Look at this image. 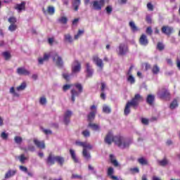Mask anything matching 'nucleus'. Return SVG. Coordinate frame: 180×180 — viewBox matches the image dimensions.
I'll list each match as a JSON object with an SVG mask.
<instances>
[{"mask_svg": "<svg viewBox=\"0 0 180 180\" xmlns=\"http://www.w3.org/2000/svg\"><path fill=\"white\" fill-rule=\"evenodd\" d=\"M105 143L108 144V146H110L112 143H115V144L120 147L121 148H126L130 146V143L125 141L124 138L122 136H113V134L112 132H108L106 135L105 139Z\"/></svg>", "mask_w": 180, "mask_h": 180, "instance_id": "obj_1", "label": "nucleus"}, {"mask_svg": "<svg viewBox=\"0 0 180 180\" xmlns=\"http://www.w3.org/2000/svg\"><path fill=\"white\" fill-rule=\"evenodd\" d=\"M56 162H58L60 167H63L65 162V159H64L63 156H54L53 154L50 153L46 159V164L48 165H54Z\"/></svg>", "mask_w": 180, "mask_h": 180, "instance_id": "obj_2", "label": "nucleus"}, {"mask_svg": "<svg viewBox=\"0 0 180 180\" xmlns=\"http://www.w3.org/2000/svg\"><path fill=\"white\" fill-rule=\"evenodd\" d=\"M76 146L79 147H83L82 155L87 160L91 159V153L88 152V150H92V145L86 142L76 141Z\"/></svg>", "mask_w": 180, "mask_h": 180, "instance_id": "obj_3", "label": "nucleus"}, {"mask_svg": "<svg viewBox=\"0 0 180 180\" xmlns=\"http://www.w3.org/2000/svg\"><path fill=\"white\" fill-rule=\"evenodd\" d=\"M74 86H75V88L78 90V91L74 89H72L70 91L71 94V99H72V102H75V98H77V96H79L80 94H82L84 89L82 87V84H79V83H76L74 84Z\"/></svg>", "mask_w": 180, "mask_h": 180, "instance_id": "obj_4", "label": "nucleus"}, {"mask_svg": "<svg viewBox=\"0 0 180 180\" xmlns=\"http://www.w3.org/2000/svg\"><path fill=\"white\" fill-rule=\"evenodd\" d=\"M105 0H95L91 2V8L94 11H102V8L105 6Z\"/></svg>", "mask_w": 180, "mask_h": 180, "instance_id": "obj_5", "label": "nucleus"}, {"mask_svg": "<svg viewBox=\"0 0 180 180\" xmlns=\"http://www.w3.org/2000/svg\"><path fill=\"white\" fill-rule=\"evenodd\" d=\"M143 101H144L143 96H141V95L139 94H135L134 97L131 98L130 101L128 102H129L131 104L132 108H134V109H136V108L139 106L140 102H143Z\"/></svg>", "mask_w": 180, "mask_h": 180, "instance_id": "obj_6", "label": "nucleus"}, {"mask_svg": "<svg viewBox=\"0 0 180 180\" xmlns=\"http://www.w3.org/2000/svg\"><path fill=\"white\" fill-rule=\"evenodd\" d=\"M53 60L55 61L57 67H63L64 65V62L63 61V58L58 56V53H56L53 56Z\"/></svg>", "mask_w": 180, "mask_h": 180, "instance_id": "obj_7", "label": "nucleus"}, {"mask_svg": "<svg viewBox=\"0 0 180 180\" xmlns=\"http://www.w3.org/2000/svg\"><path fill=\"white\" fill-rule=\"evenodd\" d=\"M161 32L163 34H166V36H171V34H172V32H174V28L169 25H164L161 28Z\"/></svg>", "mask_w": 180, "mask_h": 180, "instance_id": "obj_8", "label": "nucleus"}, {"mask_svg": "<svg viewBox=\"0 0 180 180\" xmlns=\"http://www.w3.org/2000/svg\"><path fill=\"white\" fill-rule=\"evenodd\" d=\"M81 71V63L78 60H75L72 66V72L77 73Z\"/></svg>", "mask_w": 180, "mask_h": 180, "instance_id": "obj_9", "label": "nucleus"}, {"mask_svg": "<svg viewBox=\"0 0 180 180\" xmlns=\"http://www.w3.org/2000/svg\"><path fill=\"white\" fill-rule=\"evenodd\" d=\"M119 55L120 56H124L127 51H129V48L127 47V45L124 44H120L119 46Z\"/></svg>", "mask_w": 180, "mask_h": 180, "instance_id": "obj_10", "label": "nucleus"}, {"mask_svg": "<svg viewBox=\"0 0 180 180\" xmlns=\"http://www.w3.org/2000/svg\"><path fill=\"white\" fill-rule=\"evenodd\" d=\"M93 61L95 63L96 65L98 67V68H101V70L103 68V61L102 59L99 58L98 56H93Z\"/></svg>", "mask_w": 180, "mask_h": 180, "instance_id": "obj_11", "label": "nucleus"}, {"mask_svg": "<svg viewBox=\"0 0 180 180\" xmlns=\"http://www.w3.org/2000/svg\"><path fill=\"white\" fill-rule=\"evenodd\" d=\"M34 144L38 148H40L41 150H44L46 148V144L44 143V141H39L37 139H34L33 140Z\"/></svg>", "mask_w": 180, "mask_h": 180, "instance_id": "obj_12", "label": "nucleus"}, {"mask_svg": "<svg viewBox=\"0 0 180 180\" xmlns=\"http://www.w3.org/2000/svg\"><path fill=\"white\" fill-rule=\"evenodd\" d=\"M139 44L141 46H147L148 44V39H147V35L143 34L139 38Z\"/></svg>", "mask_w": 180, "mask_h": 180, "instance_id": "obj_13", "label": "nucleus"}, {"mask_svg": "<svg viewBox=\"0 0 180 180\" xmlns=\"http://www.w3.org/2000/svg\"><path fill=\"white\" fill-rule=\"evenodd\" d=\"M72 115V112L71 111L68 110L65 112L63 120L65 124L68 125L70 124V119L71 118Z\"/></svg>", "mask_w": 180, "mask_h": 180, "instance_id": "obj_14", "label": "nucleus"}, {"mask_svg": "<svg viewBox=\"0 0 180 180\" xmlns=\"http://www.w3.org/2000/svg\"><path fill=\"white\" fill-rule=\"evenodd\" d=\"M155 101V96L153 94H148L146 97V103L150 105V106H153L154 105V102Z\"/></svg>", "mask_w": 180, "mask_h": 180, "instance_id": "obj_15", "label": "nucleus"}, {"mask_svg": "<svg viewBox=\"0 0 180 180\" xmlns=\"http://www.w3.org/2000/svg\"><path fill=\"white\" fill-rule=\"evenodd\" d=\"M17 74H18V75H30V72H29V70H26L25 68H18L17 69Z\"/></svg>", "mask_w": 180, "mask_h": 180, "instance_id": "obj_16", "label": "nucleus"}, {"mask_svg": "<svg viewBox=\"0 0 180 180\" xmlns=\"http://www.w3.org/2000/svg\"><path fill=\"white\" fill-rule=\"evenodd\" d=\"M15 9L18 11V12H22V11L26 10V2L22 1L20 4H16Z\"/></svg>", "mask_w": 180, "mask_h": 180, "instance_id": "obj_17", "label": "nucleus"}, {"mask_svg": "<svg viewBox=\"0 0 180 180\" xmlns=\"http://www.w3.org/2000/svg\"><path fill=\"white\" fill-rule=\"evenodd\" d=\"M86 72L87 73V77H91L94 75V69L91 67L89 63H86Z\"/></svg>", "mask_w": 180, "mask_h": 180, "instance_id": "obj_18", "label": "nucleus"}, {"mask_svg": "<svg viewBox=\"0 0 180 180\" xmlns=\"http://www.w3.org/2000/svg\"><path fill=\"white\" fill-rule=\"evenodd\" d=\"M69 151L72 161H74V162H75L76 164H78V162H79V160H78V158H77L75 150H74L73 149H70Z\"/></svg>", "mask_w": 180, "mask_h": 180, "instance_id": "obj_19", "label": "nucleus"}, {"mask_svg": "<svg viewBox=\"0 0 180 180\" xmlns=\"http://www.w3.org/2000/svg\"><path fill=\"white\" fill-rule=\"evenodd\" d=\"M96 115V110H93L89 113L87 115V120L89 123H91L93 120H95V116Z\"/></svg>", "mask_w": 180, "mask_h": 180, "instance_id": "obj_20", "label": "nucleus"}, {"mask_svg": "<svg viewBox=\"0 0 180 180\" xmlns=\"http://www.w3.org/2000/svg\"><path fill=\"white\" fill-rule=\"evenodd\" d=\"M133 106L129 101L127 103L124 110V115L125 116H128L129 115H130V107Z\"/></svg>", "mask_w": 180, "mask_h": 180, "instance_id": "obj_21", "label": "nucleus"}, {"mask_svg": "<svg viewBox=\"0 0 180 180\" xmlns=\"http://www.w3.org/2000/svg\"><path fill=\"white\" fill-rule=\"evenodd\" d=\"M170 95L169 91H168L167 89H162V93L160 94V98L167 99V98H169Z\"/></svg>", "mask_w": 180, "mask_h": 180, "instance_id": "obj_22", "label": "nucleus"}, {"mask_svg": "<svg viewBox=\"0 0 180 180\" xmlns=\"http://www.w3.org/2000/svg\"><path fill=\"white\" fill-rule=\"evenodd\" d=\"M49 58H50V54H44V57L43 58H38V63L39 64H43L44 63V61H47L49 60Z\"/></svg>", "mask_w": 180, "mask_h": 180, "instance_id": "obj_23", "label": "nucleus"}, {"mask_svg": "<svg viewBox=\"0 0 180 180\" xmlns=\"http://www.w3.org/2000/svg\"><path fill=\"white\" fill-rule=\"evenodd\" d=\"M110 160L112 165H114V167H119V162H117V160H116V158H115V155H110Z\"/></svg>", "mask_w": 180, "mask_h": 180, "instance_id": "obj_24", "label": "nucleus"}, {"mask_svg": "<svg viewBox=\"0 0 180 180\" xmlns=\"http://www.w3.org/2000/svg\"><path fill=\"white\" fill-rule=\"evenodd\" d=\"M81 5V0H73L72 6H74V11L77 12Z\"/></svg>", "mask_w": 180, "mask_h": 180, "instance_id": "obj_25", "label": "nucleus"}, {"mask_svg": "<svg viewBox=\"0 0 180 180\" xmlns=\"http://www.w3.org/2000/svg\"><path fill=\"white\" fill-rule=\"evenodd\" d=\"M16 174V170H8V172L5 174V179H8V178H11V176H13Z\"/></svg>", "mask_w": 180, "mask_h": 180, "instance_id": "obj_26", "label": "nucleus"}, {"mask_svg": "<svg viewBox=\"0 0 180 180\" xmlns=\"http://www.w3.org/2000/svg\"><path fill=\"white\" fill-rule=\"evenodd\" d=\"M138 162L141 165H148V160L143 157L138 159Z\"/></svg>", "mask_w": 180, "mask_h": 180, "instance_id": "obj_27", "label": "nucleus"}, {"mask_svg": "<svg viewBox=\"0 0 180 180\" xmlns=\"http://www.w3.org/2000/svg\"><path fill=\"white\" fill-rule=\"evenodd\" d=\"M129 27L131 28V30H132V32H139V27H137V26H136V24L134 23V22L133 21H130L129 23Z\"/></svg>", "mask_w": 180, "mask_h": 180, "instance_id": "obj_28", "label": "nucleus"}, {"mask_svg": "<svg viewBox=\"0 0 180 180\" xmlns=\"http://www.w3.org/2000/svg\"><path fill=\"white\" fill-rule=\"evenodd\" d=\"M152 72L154 75H157L158 74H160V67H158V65H154L153 66Z\"/></svg>", "mask_w": 180, "mask_h": 180, "instance_id": "obj_29", "label": "nucleus"}, {"mask_svg": "<svg viewBox=\"0 0 180 180\" xmlns=\"http://www.w3.org/2000/svg\"><path fill=\"white\" fill-rule=\"evenodd\" d=\"M169 108L172 110L175 109V108H178V101L176 99H174L173 102L170 103Z\"/></svg>", "mask_w": 180, "mask_h": 180, "instance_id": "obj_30", "label": "nucleus"}, {"mask_svg": "<svg viewBox=\"0 0 180 180\" xmlns=\"http://www.w3.org/2000/svg\"><path fill=\"white\" fill-rule=\"evenodd\" d=\"M47 13H49V15H54V13H56V9L53 6H49L47 8Z\"/></svg>", "mask_w": 180, "mask_h": 180, "instance_id": "obj_31", "label": "nucleus"}, {"mask_svg": "<svg viewBox=\"0 0 180 180\" xmlns=\"http://www.w3.org/2000/svg\"><path fill=\"white\" fill-rule=\"evenodd\" d=\"M88 126L89 127H91L92 130H99V125L96 124H92V122H89Z\"/></svg>", "mask_w": 180, "mask_h": 180, "instance_id": "obj_32", "label": "nucleus"}, {"mask_svg": "<svg viewBox=\"0 0 180 180\" xmlns=\"http://www.w3.org/2000/svg\"><path fill=\"white\" fill-rule=\"evenodd\" d=\"M26 89V82H22L20 86H18L16 89L17 91H24Z\"/></svg>", "mask_w": 180, "mask_h": 180, "instance_id": "obj_33", "label": "nucleus"}, {"mask_svg": "<svg viewBox=\"0 0 180 180\" xmlns=\"http://www.w3.org/2000/svg\"><path fill=\"white\" fill-rule=\"evenodd\" d=\"M115 174V170L113 169V167H109L107 171V174L109 178Z\"/></svg>", "mask_w": 180, "mask_h": 180, "instance_id": "obj_34", "label": "nucleus"}, {"mask_svg": "<svg viewBox=\"0 0 180 180\" xmlns=\"http://www.w3.org/2000/svg\"><path fill=\"white\" fill-rule=\"evenodd\" d=\"M58 22H60V23H63V25H67V22H68V18L64 16L61 17L58 19Z\"/></svg>", "mask_w": 180, "mask_h": 180, "instance_id": "obj_35", "label": "nucleus"}, {"mask_svg": "<svg viewBox=\"0 0 180 180\" xmlns=\"http://www.w3.org/2000/svg\"><path fill=\"white\" fill-rule=\"evenodd\" d=\"M159 164L161 165V167H165V165H167L168 164V160H167V158H164L163 160L159 161Z\"/></svg>", "mask_w": 180, "mask_h": 180, "instance_id": "obj_36", "label": "nucleus"}, {"mask_svg": "<svg viewBox=\"0 0 180 180\" xmlns=\"http://www.w3.org/2000/svg\"><path fill=\"white\" fill-rule=\"evenodd\" d=\"M157 49L160 51H162V50L165 49V46H164V44H162V42H158L157 44Z\"/></svg>", "mask_w": 180, "mask_h": 180, "instance_id": "obj_37", "label": "nucleus"}, {"mask_svg": "<svg viewBox=\"0 0 180 180\" xmlns=\"http://www.w3.org/2000/svg\"><path fill=\"white\" fill-rule=\"evenodd\" d=\"M65 40L69 43H72V37L70 34H65Z\"/></svg>", "mask_w": 180, "mask_h": 180, "instance_id": "obj_38", "label": "nucleus"}, {"mask_svg": "<svg viewBox=\"0 0 180 180\" xmlns=\"http://www.w3.org/2000/svg\"><path fill=\"white\" fill-rule=\"evenodd\" d=\"M16 29H18V25H16L15 24H11L8 27V30H10V32H15Z\"/></svg>", "mask_w": 180, "mask_h": 180, "instance_id": "obj_39", "label": "nucleus"}, {"mask_svg": "<svg viewBox=\"0 0 180 180\" xmlns=\"http://www.w3.org/2000/svg\"><path fill=\"white\" fill-rule=\"evenodd\" d=\"M81 34H84V30H79L77 34L76 35H75V40H78V39H79V36H81Z\"/></svg>", "mask_w": 180, "mask_h": 180, "instance_id": "obj_40", "label": "nucleus"}, {"mask_svg": "<svg viewBox=\"0 0 180 180\" xmlns=\"http://www.w3.org/2000/svg\"><path fill=\"white\" fill-rule=\"evenodd\" d=\"M2 55L4 56L5 60H9V58H11V53L8 51L3 52Z\"/></svg>", "mask_w": 180, "mask_h": 180, "instance_id": "obj_41", "label": "nucleus"}, {"mask_svg": "<svg viewBox=\"0 0 180 180\" xmlns=\"http://www.w3.org/2000/svg\"><path fill=\"white\" fill-rule=\"evenodd\" d=\"M22 140L23 139L20 136H15V138H14V141L17 144H20V143H22Z\"/></svg>", "mask_w": 180, "mask_h": 180, "instance_id": "obj_42", "label": "nucleus"}, {"mask_svg": "<svg viewBox=\"0 0 180 180\" xmlns=\"http://www.w3.org/2000/svg\"><path fill=\"white\" fill-rule=\"evenodd\" d=\"M103 112H104V113H110L111 112L110 108H109L108 105L103 106Z\"/></svg>", "mask_w": 180, "mask_h": 180, "instance_id": "obj_43", "label": "nucleus"}, {"mask_svg": "<svg viewBox=\"0 0 180 180\" xmlns=\"http://www.w3.org/2000/svg\"><path fill=\"white\" fill-rule=\"evenodd\" d=\"M8 22H9V23H11V25H15V23H16V22H17L16 18H15V17H10L8 18Z\"/></svg>", "mask_w": 180, "mask_h": 180, "instance_id": "obj_44", "label": "nucleus"}, {"mask_svg": "<svg viewBox=\"0 0 180 180\" xmlns=\"http://www.w3.org/2000/svg\"><path fill=\"white\" fill-rule=\"evenodd\" d=\"M148 10H149L150 12H153V11H154V5H153V4L151 3H148L146 5Z\"/></svg>", "mask_w": 180, "mask_h": 180, "instance_id": "obj_45", "label": "nucleus"}, {"mask_svg": "<svg viewBox=\"0 0 180 180\" xmlns=\"http://www.w3.org/2000/svg\"><path fill=\"white\" fill-rule=\"evenodd\" d=\"M39 103L41 105H46V103H47V99L46 97H41L39 99Z\"/></svg>", "mask_w": 180, "mask_h": 180, "instance_id": "obj_46", "label": "nucleus"}, {"mask_svg": "<svg viewBox=\"0 0 180 180\" xmlns=\"http://www.w3.org/2000/svg\"><path fill=\"white\" fill-rule=\"evenodd\" d=\"M82 134L84 136V137H89L91 136V133L88 130L83 131Z\"/></svg>", "mask_w": 180, "mask_h": 180, "instance_id": "obj_47", "label": "nucleus"}, {"mask_svg": "<svg viewBox=\"0 0 180 180\" xmlns=\"http://www.w3.org/2000/svg\"><path fill=\"white\" fill-rule=\"evenodd\" d=\"M71 86H72V84H65L63 86V91L64 92H66V91H68V89H70Z\"/></svg>", "mask_w": 180, "mask_h": 180, "instance_id": "obj_48", "label": "nucleus"}, {"mask_svg": "<svg viewBox=\"0 0 180 180\" xmlns=\"http://www.w3.org/2000/svg\"><path fill=\"white\" fill-rule=\"evenodd\" d=\"M105 11H106L108 15H110L112 13V11H113V8L111 7V6H108L105 8Z\"/></svg>", "mask_w": 180, "mask_h": 180, "instance_id": "obj_49", "label": "nucleus"}, {"mask_svg": "<svg viewBox=\"0 0 180 180\" xmlns=\"http://www.w3.org/2000/svg\"><path fill=\"white\" fill-rule=\"evenodd\" d=\"M127 80L129 81V82H130V84H134V82H136L134 77L131 75L129 76Z\"/></svg>", "mask_w": 180, "mask_h": 180, "instance_id": "obj_50", "label": "nucleus"}, {"mask_svg": "<svg viewBox=\"0 0 180 180\" xmlns=\"http://www.w3.org/2000/svg\"><path fill=\"white\" fill-rule=\"evenodd\" d=\"M10 94H13L14 96H19V94L15 91V87H11L10 89Z\"/></svg>", "mask_w": 180, "mask_h": 180, "instance_id": "obj_51", "label": "nucleus"}, {"mask_svg": "<svg viewBox=\"0 0 180 180\" xmlns=\"http://www.w3.org/2000/svg\"><path fill=\"white\" fill-rule=\"evenodd\" d=\"M19 160H20V162H22V164H23L25 162V161H26V157H25L24 154H22L19 157Z\"/></svg>", "mask_w": 180, "mask_h": 180, "instance_id": "obj_52", "label": "nucleus"}, {"mask_svg": "<svg viewBox=\"0 0 180 180\" xmlns=\"http://www.w3.org/2000/svg\"><path fill=\"white\" fill-rule=\"evenodd\" d=\"M142 124H145L146 126L148 125L149 121L147 118H141Z\"/></svg>", "mask_w": 180, "mask_h": 180, "instance_id": "obj_53", "label": "nucleus"}, {"mask_svg": "<svg viewBox=\"0 0 180 180\" xmlns=\"http://www.w3.org/2000/svg\"><path fill=\"white\" fill-rule=\"evenodd\" d=\"M82 179V176L78 174H72V179Z\"/></svg>", "mask_w": 180, "mask_h": 180, "instance_id": "obj_54", "label": "nucleus"}, {"mask_svg": "<svg viewBox=\"0 0 180 180\" xmlns=\"http://www.w3.org/2000/svg\"><path fill=\"white\" fill-rule=\"evenodd\" d=\"M8 134H6V132H2L1 134V139H3V140H8Z\"/></svg>", "mask_w": 180, "mask_h": 180, "instance_id": "obj_55", "label": "nucleus"}, {"mask_svg": "<svg viewBox=\"0 0 180 180\" xmlns=\"http://www.w3.org/2000/svg\"><path fill=\"white\" fill-rule=\"evenodd\" d=\"M36 150V148L33 145L28 146V151H31L32 153Z\"/></svg>", "mask_w": 180, "mask_h": 180, "instance_id": "obj_56", "label": "nucleus"}, {"mask_svg": "<svg viewBox=\"0 0 180 180\" xmlns=\"http://www.w3.org/2000/svg\"><path fill=\"white\" fill-rule=\"evenodd\" d=\"M146 21L147 22V23H152L153 20L151 19V16H150L148 15H146Z\"/></svg>", "mask_w": 180, "mask_h": 180, "instance_id": "obj_57", "label": "nucleus"}, {"mask_svg": "<svg viewBox=\"0 0 180 180\" xmlns=\"http://www.w3.org/2000/svg\"><path fill=\"white\" fill-rule=\"evenodd\" d=\"M131 172L139 174L140 172V170L139 169L138 167H134V168L131 169Z\"/></svg>", "mask_w": 180, "mask_h": 180, "instance_id": "obj_58", "label": "nucleus"}, {"mask_svg": "<svg viewBox=\"0 0 180 180\" xmlns=\"http://www.w3.org/2000/svg\"><path fill=\"white\" fill-rule=\"evenodd\" d=\"M146 33L148 34H153V29H151V27H148L146 29Z\"/></svg>", "mask_w": 180, "mask_h": 180, "instance_id": "obj_59", "label": "nucleus"}, {"mask_svg": "<svg viewBox=\"0 0 180 180\" xmlns=\"http://www.w3.org/2000/svg\"><path fill=\"white\" fill-rule=\"evenodd\" d=\"M20 169L23 172H27V167L25 166H20Z\"/></svg>", "mask_w": 180, "mask_h": 180, "instance_id": "obj_60", "label": "nucleus"}, {"mask_svg": "<svg viewBox=\"0 0 180 180\" xmlns=\"http://www.w3.org/2000/svg\"><path fill=\"white\" fill-rule=\"evenodd\" d=\"M63 77L64 78V79H65L66 81H69L70 80V75H68V74L65 73L63 75Z\"/></svg>", "mask_w": 180, "mask_h": 180, "instance_id": "obj_61", "label": "nucleus"}, {"mask_svg": "<svg viewBox=\"0 0 180 180\" xmlns=\"http://www.w3.org/2000/svg\"><path fill=\"white\" fill-rule=\"evenodd\" d=\"M176 67L180 70V60H179V58L176 59Z\"/></svg>", "mask_w": 180, "mask_h": 180, "instance_id": "obj_62", "label": "nucleus"}, {"mask_svg": "<svg viewBox=\"0 0 180 180\" xmlns=\"http://www.w3.org/2000/svg\"><path fill=\"white\" fill-rule=\"evenodd\" d=\"M110 178L112 180H119V178L117 176H114V175L110 176Z\"/></svg>", "mask_w": 180, "mask_h": 180, "instance_id": "obj_63", "label": "nucleus"}, {"mask_svg": "<svg viewBox=\"0 0 180 180\" xmlns=\"http://www.w3.org/2000/svg\"><path fill=\"white\" fill-rule=\"evenodd\" d=\"M152 180H161V178L160 177H158L157 176H153L152 177Z\"/></svg>", "mask_w": 180, "mask_h": 180, "instance_id": "obj_64", "label": "nucleus"}]
</instances>
